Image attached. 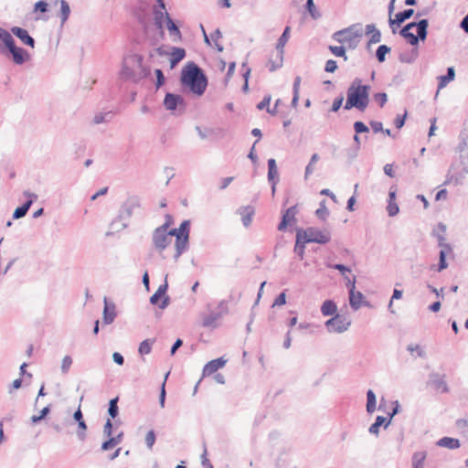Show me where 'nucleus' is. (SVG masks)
I'll return each instance as SVG.
<instances>
[{
  "label": "nucleus",
  "instance_id": "10",
  "mask_svg": "<svg viewBox=\"0 0 468 468\" xmlns=\"http://www.w3.org/2000/svg\"><path fill=\"white\" fill-rule=\"evenodd\" d=\"M431 385L437 392L448 393L450 391L445 375L432 374L431 377Z\"/></svg>",
  "mask_w": 468,
  "mask_h": 468
},
{
  "label": "nucleus",
  "instance_id": "27",
  "mask_svg": "<svg viewBox=\"0 0 468 468\" xmlns=\"http://www.w3.org/2000/svg\"><path fill=\"white\" fill-rule=\"evenodd\" d=\"M291 27H286L277 43V49L283 51V48L290 38Z\"/></svg>",
  "mask_w": 468,
  "mask_h": 468
},
{
  "label": "nucleus",
  "instance_id": "58",
  "mask_svg": "<svg viewBox=\"0 0 468 468\" xmlns=\"http://www.w3.org/2000/svg\"><path fill=\"white\" fill-rule=\"evenodd\" d=\"M408 350L411 354L416 352L418 356H422V351H421L420 346L419 345H415V346L410 345V346H408Z\"/></svg>",
  "mask_w": 468,
  "mask_h": 468
},
{
  "label": "nucleus",
  "instance_id": "31",
  "mask_svg": "<svg viewBox=\"0 0 468 468\" xmlns=\"http://www.w3.org/2000/svg\"><path fill=\"white\" fill-rule=\"evenodd\" d=\"M390 51V48L386 45H381L377 49V58L379 62H384L386 55Z\"/></svg>",
  "mask_w": 468,
  "mask_h": 468
},
{
  "label": "nucleus",
  "instance_id": "33",
  "mask_svg": "<svg viewBox=\"0 0 468 468\" xmlns=\"http://www.w3.org/2000/svg\"><path fill=\"white\" fill-rule=\"evenodd\" d=\"M153 343L154 341H150L148 339L143 341L139 346V353L141 355H148L152 350Z\"/></svg>",
  "mask_w": 468,
  "mask_h": 468
},
{
  "label": "nucleus",
  "instance_id": "57",
  "mask_svg": "<svg viewBox=\"0 0 468 468\" xmlns=\"http://www.w3.org/2000/svg\"><path fill=\"white\" fill-rule=\"evenodd\" d=\"M155 75H156V78H157V87H160L164 84L165 82V77L163 75V72L161 69H155Z\"/></svg>",
  "mask_w": 468,
  "mask_h": 468
},
{
  "label": "nucleus",
  "instance_id": "63",
  "mask_svg": "<svg viewBox=\"0 0 468 468\" xmlns=\"http://www.w3.org/2000/svg\"><path fill=\"white\" fill-rule=\"evenodd\" d=\"M112 357H113L114 362L120 366H122L124 362L123 356L120 353L115 352L113 354Z\"/></svg>",
  "mask_w": 468,
  "mask_h": 468
},
{
  "label": "nucleus",
  "instance_id": "15",
  "mask_svg": "<svg viewBox=\"0 0 468 468\" xmlns=\"http://www.w3.org/2000/svg\"><path fill=\"white\" fill-rule=\"evenodd\" d=\"M11 32L16 36L25 45L30 46L31 48H34L35 41L34 39L29 36L28 32L26 29H23L21 27H14L11 29Z\"/></svg>",
  "mask_w": 468,
  "mask_h": 468
},
{
  "label": "nucleus",
  "instance_id": "7",
  "mask_svg": "<svg viewBox=\"0 0 468 468\" xmlns=\"http://www.w3.org/2000/svg\"><path fill=\"white\" fill-rule=\"evenodd\" d=\"M351 322L346 316L335 314L326 321L325 325L331 333H342L347 330Z\"/></svg>",
  "mask_w": 468,
  "mask_h": 468
},
{
  "label": "nucleus",
  "instance_id": "3",
  "mask_svg": "<svg viewBox=\"0 0 468 468\" xmlns=\"http://www.w3.org/2000/svg\"><path fill=\"white\" fill-rule=\"evenodd\" d=\"M369 86L363 85L360 80H356L347 90V99L345 109L349 110L353 107L365 111L368 105Z\"/></svg>",
  "mask_w": 468,
  "mask_h": 468
},
{
  "label": "nucleus",
  "instance_id": "29",
  "mask_svg": "<svg viewBox=\"0 0 468 468\" xmlns=\"http://www.w3.org/2000/svg\"><path fill=\"white\" fill-rule=\"evenodd\" d=\"M367 410L369 413H372L376 410V396L372 390H368L367 393Z\"/></svg>",
  "mask_w": 468,
  "mask_h": 468
},
{
  "label": "nucleus",
  "instance_id": "26",
  "mask_svg": "<svg viewBox=\"0 0 468 468\" xmlns=\"http://www.w3.org/2000/svg\"><path fill=\"white\" fill-rule=\"evenodd\" d=\"M165 19H166V27L171 35H174L176 37V38L180 39L181 34L176 27V25L174 23V21L169 17L168 14L165 13Z\"/></svg>",
  "mask_w": 468,
  "mask_h": 468
},
{
  "label": "nucleus",
  "instance_id": "41",
  "mask_svg": "<svg viewBox=\"0 0 468 468\" xmlns=\"http://www.w3.org/2000/svg\"><path fill=\"white\" fill-rule=\"evenodd\" d=\"M334 269L338 270L341 274L344 276V278L346 280V278H350L347 274L351 272V270L347 267H346L343 264H335L332 266Z\"/></svg>",
  "mask_w": 468,
  "mask_h": 468
},
{
  "label": "nucleus",
  "instance_id": "14",
  "mask_svg": "<svg viewBox=\"0 0 468 468\" xmlns=\"http://www.w3.org/2000/svg\"><path fill=\"white\" fill-rule=\"evenodd\" d=\"M166 55L169 58L170 69H174L186 57V51L182 48H173Z\"/></svg>",
  "mask_w": 468,
  "mask_h": 468
},
{
  "label": "nucleus",
  "instance_id": "18",
  "mask_svg": "<svg viewBox=\"0 0 468 468\" xmlns=\"http://www.w3.org/2000/svg\"><path fill=\"white\" fill-rule=\"evenodd\" d=\"M141 62H142V58L138 56H131L127 58L124 59V62H123V74L126 76V77H131L133 75V71L128 67L129 64H133V63H135L137 64L138 66L141 65Z\"/></svg>",
  "mask_w": 468,
  "mask_h": 468
},
{
  "label": "nucleus",
  "instance_id": "44",
  "mask_svg": "<svg viewBox=\"0 0 468 468\" xmlns=\"http://www.w3.org/2000/svg\"><path fill=\"white\" fill-rule=\"evenodd\" d=\"M336 69H337V64L335 60L329 59L326 61L325 68H324L326 72L333 73L336 70Z\"/></svg>",
  "mask_w": 468,
  "mask_h": 468
},
{
  "label": "nucleus",
  "instance_id": "24",
  "mask_svg": "<svg viewBox=\"0 0 468 468\" xmlns=\"http://www.w3.org/2000/svg\"><path fill=\"white\" fill-rule=\"evenodd\" d=\"M438 445L449 449H457L460 447V442L457 439L444 437L438 441Z\"/></svg>",
  "mask_w": 468,
  "mask_h": 468
},
{
  "label": "nucleus",
  "instance_id": "52",
  "mask_svg": "<svg viewBox=\"0 0 468 468\" xmlns=\"http://www.w3.org/2000/svg\"><path fill=\"white\" fill-rule=\"evenodd\" d=\"M49 411V409L48 407H45L41 411H40V414L38 416H33L32 417V421L33 422H37L39 420H41Z\"/></svg>",
  "mask_w": 468,
  "mask_h": 468
},
{
  "label": "nucleus",
  "instance_id": "47",
  "mask_svg": "<svg viewBox=\"0 0 468 468\" xmlns=\"http://www.w3.org/2000/svg\"><path fill=\"white\" fill-rule=\"evenodd\" d=\"M35 12L45 13L48 10V4L44 1H38L35 5Z\"/></svg>",
  "mask_w": 468,
  "mask_h": 468
},
{
  "label": "nucleus",
  "instance_id": "8",
  "mask_svg": "<svg viewBox=\"0 0 468 468\" xmlns=\"http://www.w3.org/2000/svg\"><path fill=\"white\" fill-rule=\"evenodd\" d=\"M346 284L349 287V303L353 309L357 310L361 307L364 296L360 292L356 289V278H346Z\"/></svg>",
  "mask_w": 468,
  "mask_h": 468
},
{
  "label": "nucleus",
  "instance_id": "6",
  "mask_svg": "<svg viewBox=\"0 0 468 468\" xmlns=\"http://www.w3.org/2000/svg\"><path fill=\"white\" fill-rule=\"evenodd\" d=\"M333 37L344 47L353 49L358 45L361 34L353 28H346L335 32Z\"/></svg>",
  "mask_w": 468,
  "mask_h": 468
},
{
  "label": "nucleus",
  "instance_id": "23",
  "mask_svg": "<svg viewBox=\"0 0 468 468\" xmlns=\"http://www.w3.org/2000/svg\"><path fill=\"white\" fill-rule=\"evenodd\" d=\"M336 304L331 300H326L322 304L321 312L324 316L333 315L336 313Z\"/></svg>",
  "mask_w": 468,
  "mask_h": 468
},
{
  "label": "nucleus",
  "instance_id": "1",
  "mask_svg": "<svg viewBox=\"0 0 468 468\" xmlns=\"http://www.w3.org/2000/svg\"><path fill=\"white\" fill-rule=\"evenodd\" d=\"M169 224L165 223L156 228L153 233V243L155 250L162 253L172 248V255L178 259L188 244L189 223L184 221L178 229L168 230Z\"/></svg>",
  "mask_w": 468,
  "mask_h": 468
},
{
  "label": "nucleus",
  "instance_id": "19",
  "mask_svg": "<svg viewBox=\"0 0 468 468\" xmlns=\"http://www.w3.org/2000/svg\"><path fill=\"white\" fill-rule=\"evenodd\" d=\"M414 11L413 9H408V10H405L403 12H399L398 13L396 16H395V18L392 19L391 17L389 18V24L390 26H393L395 24H397L398 26H399L401 23H403L406 19H409L410 17H411V16L413 15Z\"/></svg>",
  "mask_w": 468,
  "mask_h": 468
},
{
  "label": "nucleus",
  "instance_id": "53",
  "mask_svg": "<svg viewBox=\"0 0 468 468\" xmlns=\"http://www.w3.org/2000/svg\"><path fill=\"white\" fill-rule=\"evenodd\" d=\"M405 118L406 113H404L403 115H398L396 117L394 123L398 129H400L404 125Z\"/></svg>",
  "mask_w": 468,
  "mask_h": 468
},
{
  "label": "nucleus",
  "instance_id": "37",
  "mask_svg": "<svg viewBox=\"0 0 468 468\" xmlns=\"http://www.w3.org/2000/svg\"><path fill=\"white\" fill-rule=\"evenodd\" d=\"M0 39L5 43L6 48L12 46V44L15 43L11 34L5 29L3 30V32L0 36Z\"/></svg>",
  "mask_w": 468,
  "mask_h": 468
},
{
  "label": "nucleus",
  "instance_id": "45",
  "mask_svg": "<svg viewBox=\"0 0 468 468\" xmlns=\"http://www.w3.org/2000/svg\"><path fill=\"white\" fill-rule=\"evenodd\" d=\"M118 441L114 438H110L108 441H104L101 445V449L103 451H107L114 447Z\"/></svg>",
  "mask_w": 468,
  "mask_h": 468
},
{
  "label": "nucleus",
  "instance_id": "4",
  "mask_svg": "<svg viewBox=\"0 0 468 468\" xmlns=\"http://www.w3.org/2000/svg\"><path fill=\"white\" fill-rule=\"evenodd\" d=\"M331 239L330 232L326 229H318L316 228H308L303 230H299L296 234V242L299 243H319L325 244Z\"/></svg>",
  "mask_w": 468,
  "mask_h": 468
},
{
  "label": "nucleus",
  "instance_id": "34",
  "mask_svg": "<svg viewBox=\"0 0 468 468\" xmlns=\"http://www.w3.org/2000/svg\"><path fill=\"white\" fill-rule=\"evenodd\" d=\"M329 49L330 51L336 57H343L345 58V60L347 59L346 56V47H344L343 45L342 46H339V47H336V46H329Z\"/></svg>",
  "mask_w": 468,
  "mask_h": 468
},
{
  "label": "nucleus",
  "instance_id": "60",
  "mask_svg": "<svg viewBox=\"0 0 468 468\" xmlns=\"http://www.w3.org/2000/svg\"><path fill=\"white\" fill-rule=\"evenodd\" d=\"M165 380L162 384L161 388V393H160V405L162 408L165 406Z\"/></svg>",
  "mask_w": 468,
  "mask_h": 468
},
{
  "label": "nucleus",
  "instance_id": "51",
  "mask_svg": "<svg viewBox=\"0 0 468 468\" xmlns=\"http://www.w3.org/2000/svg\"><path fill=\"white\" fill-rule=\"evenodd\" d=\"M372 28V31H373V35H372V38H371V42H378L380 40V33L379 31L376 30L375 27L373 26H367V30L368 31L369 29Z\"/></svg>",
  "mask_w": 468,
  "mask_h": 468
},
{
  "label": "nucleus",
  "instance_id": "35",
  "mask_svg": "<svg viewBox=\"0 0 468 468\" xmlns=\"http://www.w3.org/2000/svg\"><path fill=\"white\" fill-rule=\"evenodd\" d=\"M268 168V176L270 179H273L278 175V169L274 159H269Z\"/></svg>",
  "mask_w": 468,
  "mask_h": 468
},
{
  "label": "nucleus",
  "instance_id": "32",
  "mask_svg": "<svg viewBox=\"0 0 468 468\" xmlns=\"http://www.w3.org/2000/svg\"><path fill=\"white\" fill-rule=\"evenodd\" d=\"M306 8L310 14V16L314 18V19H317L320 17V13L318 12L314 3V0H307V3H306Z\"/></svg>",
  "mask_w": 468,
  "mask_h": 468
},
{
  "label": "nucleus",
  "instance_id": "9",
  "mask_svg": "<svg viewBox=\"0 0 468 468\" xmlns=\"http://www.w3.org/2000/svg\"><path fill=\"white\" fill-rule=\"evenodd\" d=\"M167 284L161 285L157 291L151 296L152 304H157L161 309H165L168 305V297L165 295Z\"/></svg>",
  "mask_w": 468,
  "mask_h": 468
},
{
  "label": "nucleus",
  "instance_id": "21",
  "mask_svg": "<svg viewBox=\"0 0 468 468\" xmlns=\"http://www.w3.org/2000/svg\"><path fill=\"white\" fill-rule=\"evenodd\" d=\"M454 77H455L454 69L452 67L448 68L447 75L440 76L438 78V80H439L438 90H440L443 89L444 87H446V85L450 81L453 80Z\"/></svg>",
  "mask_w": 468,
  "mask_h": 468
},
{
  "label": "nucleus",
  "instance_id": "16",
  "mask_svg": "<svg viewBox=\"0 0 468 468\" xmlns=\"http://www.w3.org/2000/svg\"><path fill=\"white\" fill-rule=\"evenodd\" d=\"M296 207H289L282 216V222L278 226L279 230H284L286 227L295 221Z\"/></svg>",
  "mask_w": 468,
  "mask_h": 468
},
{
  "label": "nucleus",
  "instance_id": "20",
  "mask_svg": "<svg viewBox=\"0 0 468 468\" xmlns=\"http://www.w3.org/2000/svg\"><path fill=\"white\" fill-rule=\"evenodd\" d=\"M441 250L440 251V265H439V271H442L447 268L446 263V256L452 253V248L451 246L447 244H441Z\"/></svg>",
  "mask_w": 468,
  "mask_h": 468
},
{
  "label": "nucleus",
  "instance_id": "2",
  "mask_svg": "<svg viewBox=\"0 0 468 468\" xmlns=\"http://www.w3.org/2000/svg\"><path fill=\"white\" fill-rule=\"evenodd\" d=\"M182 85L197 96H201L207 88V80L201 69L193 62L187 63L181 72Z\"/></svg>",
  "mask_w": 468,
  "mask_h": 468
},
{
  "label": "nucleus",
  "instance_id": "25",
  "mask_svg": "<svg viewBox=\"0 0 468 468\" xmlns=\"http://www.w3.org/2000/svg\"><path fill=\"white\" fill-rule=\"evenodd\" d=\"M115 318V312H114V306H110L106 302H105V306H104V310H103V322L107 324H111L113 322Z\"/></svg>",
  "mask_w": 468,
  "mask_h": 468
},
{
  "label": "nucleus",
  "instance_id": "50",
  "mask_svg": "<svg viewBox=\"0 0 468 468\" xmlns=\"http://www.w3.org/2000/svg\"><path fill=\"white\" fill-rule=\"evenodd\" d=\"M286 303V294L285 292L280 293V295L276 298L272 306H282Z\"/></svg>",
  "mask_w": 468,
  "mask_h": 468
},
{
  "label": "nucleus",
  "instance_id": "55",
  "mask_svg": "<svg viewBox=\"0 0 468 468\" xmlns=\"http://www.w3.org/2000/svg\"><path fill=\"white\" fill-rule=\"evenodd\" d=\"M112 424L111 420H107L104 428L103 432L107 437H110L112 435Z\"/></svg>",
  "mask_w": 468,
  "mask_h": 468
},
{
  "label": "nucleus",
  "instance_id": "11",
  "mask_svg": "<svg viewBox=\"0 0 468 468\" xmlns=\"http://www.w3.org/2000/svg\"><path fill=\"white\" fill-rule=\"evenodd\" d=\"M7 48L12 54L13 61L16 64H23L30 58V55L23 48L16 47L15 43Z\"/></svg>",
  "mask_w": 468,
  "mask_h": 468
},
{
  "label": "nucleus",
  "instance_id": "61",
  "mask_svg": "<svg viewBox=\"0 0 468 468\" xmlns=\"http://www.w3.org/2000/svg\"><path fill=\"white\" fill-rule=\"evenodd\" d=\"M384 172L387 176L390 177H394V171H393V165L391 164H387L384 166Z\"/></svg>",
  "mask_w": 468,
  "mask_h": 468
},
{
  "label": "nucleus",
  "instance_id": "43",
  "mask_svg": "<svg viewBox=\"0 0 468 468\" xmlns=\"http://www.w3.org/2000/svg\"><path fill=\"white\" fill-rule=\"evenodd\" d=\"M354 128L356 133H362L368 132V128L362 122H356L354 124Z\"/></svg>",
  "mask_w": 468,
  "mask_h": 468
},
{
  "label": "nucleus",
  "instance_id": "39",
  "mask_svg": "<svg viewBox=\"0 0 468 468\" xmlns=\"http://www.w3.org/2000/svg\"><path fill=\"white\" fill-rule=\"evenodd\" d=\"M117 402H118V398H114L110 400L109 414L112 418H115L118 414Z\"/></svg>",
  "mask_w": 468,
  "mask_h": 468
},
{
  "label": "nucleus",
  "instance_id": "5",
  "mask_svg": "<svg viewBox=\"0 0 468 468\" xmlns=\"http://www.w3.org/2000/svg\"><path fill=\"white\" fill-rule=\"evenodd\" d=\"M428 21L420 20L419 23H410L400 31L401 36L407 39L410 45L418 43V36L424 40L427 36Z\"/></svg>",
  "mask_w": 468,
  "mask_h": 468
},
{
  "label": "nucleus",
  "instance_id": "38",
  "mask_svg": "<svg viewBox=\"0 0 468 468\" xmlns=\"http://www.w3.org/2000/svg\"><path fill=\"white\" fill-rule=\"evenodd\" d=\"M315 214L316 216L324 220L326 218V217L328 216V209L325 206V202L323 201L321 204H320V207L315 211Z\"/></svg>",
  "mask_w": 468,
  "mask_h": 468
},
{
  "label": "nucleus",
  "instance_id": "40",
  "mask_svg": "<svg viewBox=\"0 0 468 468\" xmlns=\"http://www.w3.org/2000/svg\"><path fill=\"white\" fill-rule=\"evenodd\" d=\"M387 210L390 217H394L399 213V208L396 201H388Z\"/></svg>",
  "mask_w": 468,
  "mask_h": 468
},
{
  "label": "nucleus",
  "instance_id": "22",
  "mask_svg": "<svg viewBox=\"0 0 468 468\" xmlns=\"http://www.w3.org/2000/svg\"><path fill=\"white\" fill-rule=\"evenodd\" d=\"M427 453L425 452H417L412 456V468H424Z\"/></svg>",
  "mask_w": 468,
  "mask_h": 468
},
{
  "label": "nucleus",
  "instance_id": "12",
  "mask_svg": "<svg viewBox=\"0 0 468 468\" xmlns=\"http://www.w3.org/2000/svg\"><path fill=\"white\" fill-rule=\"evenodd\" d=\"M283 61V51L275 49L273 50L266 63V67L271 70L274 71L282 67Z\"/></svg>",
  "mask_w": 468,
  "mask_h": 468
},
{
  "label": "nucleus",
  "instance_id": "62",
  "mask_svg": "<svg viewBox=\"0 0 468 468\" xmlns=\"http://www.w3.org/2000/svg\"><path fill=\"white\" fill-rule=\"evenodd\" d=\"M401 297H402V291L395 289L394 292H393V295L391 297V301L389 303V307H391L393 300H399Z\"/></svg>",
  "mask_w": 468,
  "mask_h": 468
},
{
  "label": "nucleus",
  "instance_id": "46",
  "mask_svg": "<svg viewBox=\"0 0 468 468\" xmlns=\"http://www.w3.org/2000/svg\"><path fill=\"white\" fill-rule=\"evenodd\" d=\"M71 364H72L71 357L69 356H64L63 359H62V363H61L62 370L64 372H67L69 369Z\"/></svg>",
  "mask_w": 468,
  "mask_h": 468
},
{
  "label": "nucleus",
  "instance_id": "42",
  "mask_svg": "<svg viewBox=\"0 0 468 468\" xmlns=\"http://www.w3.org/2000/svg\"><path fill=\"white\" fill-rule=\"evenodd\" d=\"M211 38L215 42V47L219 50H223V47L218 43L219 38H221V33L218 29H217L213 34H211Z\"/></svg>",
  "mask_w": 468,
  "mask_h": 468
},
{
  "label": "nucleus",
  "instance_id": "54",
  "mask_svg": "<svg viewBox=\"0 0 468 468\" xmlns=\"http://www.w3.org/2000/svg\"><path fill=\"white\" fill-rule=\"evenodd\" d=\"M343 100H344L343 97H338L334 101L333 105H332L333 112H337L340 109V107L342 106V103H343Z\"/></svg>",
  "mask_w": 468,
  "mask_h": 468
},
{
  "label": "nucleus",
  "instance_id": "30",
  "mask_svg": "<svg viewBox=\"0 0 468 468\" xmlns=\"http://www.w3.org/2000/svg\"><path fill=\"white\" fill-rule=\"evenodd\" d=\"M70 13L69 5L65 0H60V16L62 24L69 18Z\"/></svg>",
  "mask_w": 468,
  "mask_h": 468
},
{
  "label": "nucleus",
  "instance_id": "13",
  "mask_svg": "<svg viewBox=\"0 0 468 468\" xmlns=\"http://www.w3.org/2000/svg\"><path fill=\"white\" fill-rule=\"evenodd\" d=\"M226 360L223 358H217L207 363L203 368V377H208L216 373L218 369L226 365Z\"/></svg>",
  "mask_w": 468,
  "mask_h": 468
},
{
  "label": "nucleus",
  "instance_id": "59",
  "mask_svg": "<svg viewBox=\"0 0 468 468\" xmlns=\"http://www.w3.org/2000/svg\"><path fill=\"white\" fill-rule=\"evenodd\" d=\"M447 190L446 189H441L437 194H436V197H435V200L436 201H440V200H444L447 198Z\"/></svg>",
  "mask_w": 468,
  "mask_h": 468
},
{
  "label": "nucleus",
  "instance_id": "48",
  "mask_svg": "<svg viewBox=\"0 0 468 468\" xmlns=\"http://www.w3.org/2000/svg\"><path fill=\"white\" fill-rule=\"evenodd\" d=\"M375 101L379 104L380 107H383L387 102V94L386 93H378L375 95Z\"/></svg>",
  "mask_w": 468,
  "mask_h": 468
},
{
  "label": "nucleus",
  "instance_id": "17",
  "mask_svg": "<svg viewBox=\"0 0 468 468\" xmlns=\"http://www.w3.org/2000/svg\"><path fill=\"white\" fill-rule=\"evenodd\" d=\"M183 103V99L179 95L167 93L164 104L167 110H176L177 105Z\"/></svg>",
  "mask_w": 468,
  "mask_h": 468
},
{
  "label": "nucleus",
  "instance_id": "56",
  "mask_svg": "<svg viewBox=\"0 0 468 468\" xmlns=\"http://www.w3.org/2000/svg\"><path fill=\"white\" fill-rule=\"evenodd\" d=\"M301 81H302V79L299 76H297L294 79V82H293V94H299L300 95Z\"/></svg>",
  "mask_w": 468,
  "mask_h": 468
},
{
  "label": "nucleus",
  "instance_id": "49",
  "mask_svg": "<svg viewBox=\"0 0 468 468\" xmlns=\"http://www.w3.org/2000/svg\"><path fill=\"white\" fill-rule=\"evenodd\" d=\"M270 102H271V98L270 97H265L258 105H257V108L259 110H263V109H267L269 112H271L270 110H269V105H270Z\"/></svg>",
  "mask_w": 468,
  "mask_h": 468
},
{
  "label": "nucleus",
  "instance_id": "64",
  "mask_svg": "<svg viewBox=\"0 0 468 468\" xmlns=\"http://www.w3.org/2000/svg\"><path fill=\"white\" fill-rule=\"evenodd\" d=\"M461 27H462V28H463L466 33H468V14H467V15H466V16L463 19L462 24H461Z\"/></svg>",
  "mask_w": 468,
  "mask_h": 468
},
{
  "label": "nucleus",
  "instance_id": "28",
  "mask_svg": "<svg viewBox=\"0 0 468 468\" xmlns=\"http://www.w3.org/2000/svg\"><path fill=\"white\" fill-rule=\"evenodd\" d=\"M31 204H32V201L28 200L23 206L17 207L14 212V215H13L14 218H20L24 217L27 214Z\"/></svg>",
  "mask_w": 468,
  "mask_h": 468
},
{
  "label": "nucleus",
  "instance_id": "36",
  "mask_svg": "<svg viewBox=\"0 0 468 468\" xmlns=\"http://www.w3.org/2000/svg\"><path fill=\"white\" fill-rule=\"evenodd\" d=\"M155 433L154 431H149L146 435H145V438H144V441L146 443V446L149 450H152L153 449V446L155 442Z\"/></svg>",
  "mask_w": 468,
  "mask_h": 468
}]
</instances>
